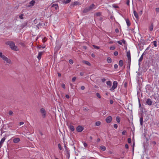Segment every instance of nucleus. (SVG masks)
I'll use <instances>...</instances> for the list:
<instances>
[{"mask_svg": "<svg viewBox=\"0 0 159 159\" xmlns=\"http://www.w3.org/2000/svg\"><path fill=\"white\" fill-rule=\"evenodd\" d=\"M6 138L5 137H4L1 140L0 142V148L2 147V145L5 141Z\"/></svg>", "mask_w": 159, "mask_h": 159, "instance_id": "0eeeda50", "label": "nucleus"}, {"mask_svg": "<svg viewBox=\"0 0 159 159\" xmlns=\"http://www.w3.org/2000/svg\"><path fill=\"white\" fill-rule=\"evenodd\" d=\"M125 148L126 149H128L129 148V146L128 144H126L125 145Z\"/></svg>", "mask_w": 159, "mask_h": 159, "instance_id": "e2e57ef3", "label": "nucleus"}, {"mask_svg": "<svg viewBox=\"0 0 159 159\" xmlns=\"http://www.w3.org/2000/svg\"><path fill=\"white\" fill-rule=\"evenodd\" d=\"M84 128L81 125L78 126L76 128V130L78 132H82L84 129Z\"/></svg>", "mask_w": 159, "mask_h": 159, "instance_id": "39448f33", "label": "nucleus"}, {"mask_svg": "<svg viewBox=\"0 0 159 159\" xmlns=\"http://www.w3.org/2000/svg\"><path fill=\"white\" fill-rule=\"evenodd\" d=\"M52 7H54L55 9L57 10L58 8V5L57 4H53L52 6Z\"/></svg>", "mask_w": 159, "mask_h": 159, "instance_id": "a211bd4d", "label": "nucleus"}, {"mask_svg": "<svg viewBox=\"0 0 159 159\" xmlns=\"http://www.w3.org/2000/svg\"><path fill=\"white\" fill-rule=\"evenodd\" d=\"M8 114L10 115L11 116L13 114V112L11 111H10L8 112Z\"/></svg>", "mask_w": 159, "mask_h": 159, "instance_id": "37998d69", "label": "nucleus"}, {"mask_svg": "<svg viewBox=\"0 0 159 159\" xmlns=\"http://www.w3.org/2000/svg\"><path fill=\"white\" fill-rule=\"evenodd\" d=\"M24 16V14H21L19 16V18L21 19H23V16Z\"/></svg>", "mask_w": 159, "mask_h": 159, "instance_id": "a19ab883", "label": "nucleus"}, {"mask_svg": "<svg viewBox=\"0 0 159 159\" xmlns=\"http://www.w3.org/2000/svg\"><path fill=\"white\" fill-rule=\"evenodd\" d=\"M115 48H116V47L115 46H112L110 47V49L111 50H113L115 49Z\"/></svg>", "mask_w": 159, "mask_h": 159, "instance_id": "e433bc0d", "label": "nucleus"}, {"mask_svg": "<svg viewBox=\"0 0 159 159\" xmlns=\"http://www.w3.org/2000/svg\"><path fill=\"white\" fill-rule=\"evenodd\" d=\"M143 118L142 116H141L140 118V125H143Z\"/></svg>", "mask_w": 159, "mask_h": 159, "instance_id": "4be33fe9", "label": "nucleus"}, {"mask_svg": "<svg viewBox=\"0 0 159 159\" xmlns=\"http://www.w3.org/2000/svg\"><path fill=\"white\" fill-rule=\"evenodd\" d=\"M115 31L116 33H118L119 32V29L118 28H116L115 29Z\"/></svg>", "mask_w": 159, "mask_h": 159, "instance_id": "8fccbe9b", "label": "nucleus"}, {"mask_svg": "<svg viewBox=\"0 0 159 159\" xmlns=\"http://www.w3.org/2000/svg\"><path fill=\"white\" fill-rule=\"evenodd\" d=\"M83 62L84 63H85V64H86L88 66H91V64L88 61H83Z\"/></svg>", "mask_w": 159, "mask_h": 159, "instance_id": "393cba45", "label": "nucleus"}, {"mask_svg": "<svg viewBox=\"0 0 159 159\" xmlns=\"http://www.w3.org/2000/svg\"><path fill=\"white\" fill-rule=\"evenodd\" d=\"M80 5V2H75L74 3V5Z\"/></svg>", "mask_w": 159, "mask_h": 159, "instance_id": "473e14b6", "label": "nucleus"}, {"mask_svg": "<svg viewBox=\"0 0 159 159\" xmlns=\"http://www.w3.org/2000/svg\"><path fill=\"white\" fill-rule=\"evenodd\" d=\"M146 103L148 105L151 106L152 105V101L150 98H148L147 99Z\"/></svg>", "mask_w": 159, "mask_h": 159, "instance_id": "6e6552de", "label": "nucleus"}, {"mask_svg": "<svg viewBox=\"0 0 159 159\" xmlns=\"http://www.w3.org/2000/svg\"><path fill=\"white\" fill-rule=\"evenodd\" d=\"M156 11L157 12H159V8H156Z\"/></svg>", "mask_w": 159, "mask_h": 159, "instance_id": "bf43d9fd", "label": "nucleus"}, {"mask_svg": "<svg viewBox=\"0 0 159 159\" xmlns=\"http://www.w3.org/2000/svg\"><path fill=\"white\" fill-rule=\"evenodd\" d=\"M35 2L34 0H32L30 2V6H33L35 3Z\"/></svg>", "mask_w": 159, "mask_h": 159, "instance_id": "412c9836", "label": "nucleus"}, {"mask_svg": "<svg viewBox=\"0 0 159 159\" xmlns=\"http://www.w3.org/2000/svg\"><path fill=\"white\" fill-rule=\"evenodd\" d=\"M126 132V131L125 130H124L122 132V134L123 135H125V134Z\"/></svg>", "mask_w": 159, "mask_h": 159, "instance_id": "6e6d98bb", "label": "nucleus"}, {"mask_svg": "<svg viewBox=\"0 0 159 159\" xmlns=\"http://www.w3.org/2000/svg\"><path fill=\"white\" fill-rule=\"evenodd\" d=\"M64 147H65V149H66V151H67V153H68L69 155V152L67 150V147L66 146V145H65V146H64Z\"/></svg>", "mask_w": 159, "mask_h": 159, "instance_id": "09e8293b", "label": "nucleus"}, {"mask_svg": "<svg viewBox=\"0 0 159 159\" xmlns=\"http://www.w3.org/2000/svg\"><path fill=\"white\" fill-rule=\"evenodd\" d=\"M153 37H152L151 36L149 35V38H148V40L149 41H151L153 39Z\"/></svg>", "mask_w": 159, "mask_h": 159, "instance_id": "7c9ffc66", "label": "nucleus"}, {"mask_svg": "<svg viewBox=\"0 0 159 159\" xmlns=\"http://www.w3.org/2000/svg\"><path fill=\"white\" fill-rule=\"evenodd\" d=\"M114 127L115 129H117L118 127V125L116 124H115L114 125Z\"/></svg>", "mask_w": 159, "mask_h": 159, "instance_id": "5fc2aeb1", "label": "nucleus"}, {"mask_svg": "<svg viewBox=\"0 0 159 159\" xmlns=\"http://www.w3.org/2000/svg\"><path fill=\"white\" fill-rule=\"evenodd\" d=\"M114 67L115 69H116L118 68V65L116 64H115L114 66Z\"/></svg>", "mask_w": 159, "mask_h": 159, "instance_id": "4d7b16f0", "label": "nucleus"}, {"mask_svg": "<svg viewBox=\"0 0 159 159\" xmlns=\"http://www.w3.org/2000/svg\"><path fill=\"white\" fill-rule=\"evenodd\" d=\"M69 62L70 64H72L73 63V61L72 59H70L69 60Z\"/></svg>", "mask_w": 159, "mask_h": 159, "instance_id": "a18cd8bd", "label": "nucleus"}, {"mask_svg": "<svg viewBox=\"0 0 159 159\" xmlns=\"http://www.w3.org/2000/svg\"><path fill=\"white\" fill-rule=\"evenodd\" d=\"M122 42L124 44H125L126 43V41H125L124 39H123L121 40Z\"/></svg>", "mask_w": 159, "mask_h": 159, "instance_id": "864d4df0", "label": "nucleus"}, {"mask_svg": "<svg viewBox=\"0 0 159 159\" xmlns=\"http://www.w3.org/2000/svg\"><path fill=\"white\" fill-rule=\"evenodd\" d=\"M68 127L69 129L72 131H73L74 129V126L71 125H68Z\"/></svg>", "mask_w": 159, "mask_h": 159, "instance_id": "2eb2a0df", "label": "nucleus"}, {"mask_svg": "<svg viewBox=\"0 0 159 159\" xmlns=\"http://www.w3.org/2000/svg\"><path fill=\"white\" fill-rule=\"evenodd\" d=\"M6 57L3 55L2 57H1V58L3 59V60H4V59Z\"/></svg>", "mask_w": 159, "mask_h": 159, "instance_id": "052dcab7", "label": "nucleus"}, {"mask_svg": "<svg viewBox=\"0 0 159 159\" xmlns=\"http://www.w3.org/2000/svg\"><path fill=\"white\" fill-rule=\"evenodd\" d=\"M43 53V52H40L39 53L38 56L37 57L39 59H40L41 58V57Z\"/></svg>", "mask_w": 159, "mask_h": 159, "instance_id": "f3484780", "label": "nucleus"}, {"mask_svg": "<svg viewBox=\"0 0 159 159\" xmlns=\"http://www.w3.org/2000/svg\"><path fill=\"white\" fill-rule=\"evenodd\" d=\"M112 117L111 116H108L106 119V121L107 123H110L111 120H112Z\"/></svg>", "mask_w": 159, "mask_h": 159, "instance_id": "423d86ee", "label": "nucleus"}, {"mask_svg": "<svg viewBox=\"0 0 159 159\" xmlns=\"http://www.w3.org/2000/svg\"><path fill=\"white\" fill-rule=\"evenodd\" d=\"M27 25V22H24L23 23H22V24H21L20 27H21V28H23L25 27Z\"/></svg>", "mask_w": 159, "mask_h": 159, "instance_id": "ddd939ff", "label": "nucleus"}, {"mask_svg": "<svg viewBox=\"0 0 159 159\" xmlns=\"http://www.w3.org/2000/svg\"><path fill=\"white\" fill-rule=\"evenodd\" d=\"M85 88V87L84 86H81V89L82 90H84V89Z\"/></svg>", "mask_w": 159, "mask_h": 159, "instance_id": "680f3d73", "label": "nucleus"}, {"mask_svg": "<svg viewBox=\"0 0 159 159\" xmlns=\"http://www.w3.org/2000/svg\"><path fill=\"white\" fill-rule=\"evenodd\" d=\"M116 120L117 123H120V118L119 116H117L116 118Z\"/></svg>", "mask_w": 159, "mask_h": 159, "instance_id": "a878e982", "label": "nucleus"}, {"mask_svg": "<svg viewBox=\"0 0 159 159\" xmlns=\"http://www.w3.org/2000/svg\"><path fill=\"white\" fill-rule=\"evenodd\" d=\"M96 15L97 16H100L101 15V13L100 12H98L96 13Z\"/></svg>", "mask_w": 159, "mask_h": 159, "instance_id": "f704fd0d", "label": "nucleus"}, {"mask_svg": "<svg viewBox=\"0 0 159 159\" xmlns=\"http://www.w3.org/2000/svg\"><path fill=\"white\" fill-rule=\"evenodd\" d=\"M88 7L90 11L95 8V5L94 4H92Z\"/></svg>", "mask_w": 159, "mask_h": 159, "instance_id": "1a4fd4ad", "label": "nucleus"}, {"mask_svg": "<svg viewBox=\"0 0 159 159\" xmlns=\"http://www.w3.org/2000/svg\"><path fill=\"white\" fill-rule=\"evenodd\" d=\"M153 23H152L151 24V25L149 27V30L150 31H152L153 30Z\"/></svg>", "mask_w": 159, "mask_h": 159, "instance_id": "dca6fc26", "label": "nucleus"}, {"mask_svg": "<svg viewBox=\"0 0 159 159\" xmlns=\"http://www.w3.org/2000/svg\"><path fill=\"white\" fill-rule=\"evenodd\" d=\"M100 148H101V150L102 151H105L106 150V147L103 146H101Z\"/></svg>", "mask_w": 159, "mask_h": 159, "instance_id": "c756f323", "label": "nucleus"}, {"mask_svg": "<svg viewBox=\"0 0 159 159\" xmlns=\"http://www.w3.org/2000/svg\"><path fill=\"white\" fill-rule=\"evenodd\" d=\"M96 95H97V96L99 98H101V96H100V94L98 93H96Z\"/></svg>", "mask_w": 159, "mask_h": 159, "instance_id": "ea45409f", "label": "nucleus"}, {"mask_svg": "<svg viewBox=\"0 0 159 159\" xmlns=\"http://www.w3.org/2000/svg\"><path fill=\"white\" fill-rule=\"evenodd\" d=\"M93 46L95 48L97 49H99V47L98 46H97L95 45H93Z\"/></svg>", "mask_w": 159, "mask_h": 159, "instance_id": "c03bdc74", "label": "nucleus"}, {"mask_svg": "<svg viewBox=\"0 0 159 159\" xmlns=\"http://www.w3.org/2000/svg\"><path fill=\"white\" fill-rule=\"evenodd\" d=\"M65 96H66V97L67 98V99L69 98H70L69 96V95H67H67H66Z\"/></svg>", "mask_w": 159, "mask_h": 159, "instance_id": "774afa93", "label": "nucleus"}, {"mask_svg": "<svg viewBox=\"0 0 159 159\" xmlns=\"http://www.w3.org/2000/svg\"><path fill=\"white\" fill-rule=\"evenodd\" d=\"M84 146L85 147H87L88 145L87 144V143H84Z\"/></svg>", "mask_w": 159, "mask_h": 159, "instance_id": "338daca9", "label": "nucleus"}, {"mask_svg": "<svg viewBox=\"0 0 159 159\" xmlns=\"http://www.w3.org/2000/svg\"><path fill=\"white\" fill-rule=\"evenodd\" d=\"M119 66L120 67H122L123 66V60H120V61H119Z\"/></svg>", "mask_w": 159, "mask_h": 159, "instance_id": "aec40b11", "label": "nucleus"}, {"mask_svg": "<svg viewBox=\"0 0 159 159\" xmlns=\"http://www.w3.org/2000/svg\"><path fill=\"white\" fill-rule=\"evenodd\" d=\"M155 47H156L157 46V42L156 41H154L152 42Z\"/></svg>", "mask_w": 159, "mask_h": 159, "instance_id": "72a5a7b5", "label": "nucleus"}, {"mask_svg": "<svg viewBox=\"0 0 159 159\" xmlns=\"http://www.w3.org/2000/svg\"><path fill=\"white\" fill-rule=\"evenodd\" d=\"M114 55L115 56H116L118 55V52L117 51H115L114 53Z\"/></svg>", "mask_w": 159, "mask_h": 159, "instance_id": "49530a36", "label": "nucleus"}, {"mask_svg": "<svg viewBox=\"0 0 159 159\" xmlns=\"http://www.w3.org/2000/svg\"><path fill=\"white\" fill-rule=\"evenodd\" d=\"M126 56L128 58V62L129 63V69L130 63H131V56H130V52L129 50L127 52Z\"/></svg>", "mask_w": 159, "mask_h": 159, "instance_id": "f03ea898", "label": "nucleus"}, {"mask_svg": "<svg viewBox=\"0 0 159 159\" xmlns=\"http://www.w3.org/2000/svg\"><path fill=\"white\" fill-rule=\"evenodd\" d=\"M106 83L107 85L109 86H111V83L110 81H108L106 82Z\"/></svg>", "mask_w": 159, "mask_h": 159, "instance_id": "cd10ccee", "label": "nucleus"}, {"mask_svg": "<svg viewBox=\"0 0 159 159\" xmlns=\"http://www.w3.org/2000/svg\"><path fill=\"white\" fill-rule=\"evenodd\" d=\"M117 42L119 44L121 45H122V42L121 41H117Z\"/></svg>", "mask_w": 159, "mask_h": 159, "instance_id": "de8ad7c7", "label": "nucleus"}, {"mask_svg": "<svg viewBox=\"0 0 159 159\" xmlns=\"http://www.w3.org/2000/svg\"><path fill=\"white\" fill-rule=\"evenodd\" d=\"M76 79V78L75 77H74L72 79V81L73 82H74L75 81Z\"/></svg>", "mask_w": 159, "mask_h": 159, "instance_id": "13d9d810", "label": "nucleus"}, {"mask_svg": "<svg viewBox=\"0 0 159 159\" xmlns=\"http://www.w3.org/2000/svg\"><path fill=\"white\" fill-rule=\"evenodd\" d=\"M118 83L116 81H114L113 82V84L112 87L110 89V90L112 91L116 89Z\"/></svg>", "mask_w": 159, "mask_h": 159, "instance_id": "7ed1b4c3", "label": "nucleus"}, {"mask_svg": "<svg viewBox=\"0 0 159 159\" xmlns=\"http://www.w3.org/2000/svg\"><path fill=\"white\" fill-rule=\"evenodd\" d=\"M58 148L60 150H62V148L61 147V144L60 143L58 144Z\"/></svg>", "mask_w": 159, "mask_h": 159, "instance_id": "58836bf2", "label": "nucleus"}, {"mask_svg": "<svg viewBox=\"0 0 159 159\" xmlns=\"http://www.w3.org/2000/svg\"><path fill=\"white\" fill-rule=\"evenodd\" d=\"M90 10L89 9V7H87L85 8L83 11V12L84 13H86L89 11H90Z\"/></svg>", "mask_w": 159, "mask_h": 159, "instance_id": "f8f14e48", "label": "nucleus"}, {"mask_svg": "<svg viewBox=\"0 0 159 159\" xmlns=\"http://www.w3.org/2000/svg\"><path fill=\"white\" fill-rule=\"evenodd\" d=\"M4 61H6L8 63H10L11 62V61L10 59H9L8 58L6 57L5 58L4 60Z\"/></svg>", "mask_w": 159, "mask_h": 159, "instance_id": "b1692460", "label": "nucleus"}, {"mask_svg": "<svg viewBox=\"0 0 159 159\" xmlns=\"http://www.w3.org/2000/svg\"><path fill=\"white\" fill-rule=\"evenodd\" d=\"M112 7L115 8H117L119 7L118 6L115 4H113Z\"/></svg>", "mask_w": 159, "mask_h": 159, "instance_id": "79ce46f5", "label": "nucleus"}, {"mask_svg": "<svg viewBox=\"0 0 159 159\" xmlns=\"http://www.w3.org/2000/svg\"><path fill=\"white\" fill-rule=\"evenodd\" d=\"M45 46H41V45H38L37 46V48L39 49H40L41 48H45Z\"/></svg>", "mask_w": 159, "mask_h": 159, "instance_id": "c9c22d12", "label": "nucleus"}, {"mask_svg": "<svg viewBox=\"0 0 159 159\" xmlns=\"http://www.w3.org/2000/svg\"><path fill=\"white\" fill-rule=\"evenodd\" d=\"M6 44L7 45H9L11 49L12 50L15 51L19 50L18 47L16 46L15 45V43L12 41H7L6 43Z\"/></svg>", "mask_w": 159, "mask_h": 159, "instance_id": "f257e3e1", "label": "nucleus"}, {"mask_svg": "<svg viewBox=\"0 0 159 159\" xmlns=\"http://www.w3.org/2000/svg\"><path fill=\"white\" fill-rule=\"evenodd\" d=\"M107 61L108 63H111V59L110 57H108L107 58Z\"/></svg>", "mask_w": 159, "mask_h": 159, "instance_id": "c85d7f7f", "label": "nucleus"}, {"mask_svg": "<svg viewBox=\"0 0 159 159\" xmlns=\"http://www.w3.org/2000/svg\"><path fill=\"white\" fill-rule=\"evenodd\" d=\"M40 112L42 114L43 118H45L46 117V111L44 109L42 108L40 109Z\"/></svg>", "mask_w": 159, "mask_h": 159, "instance_id": "20e7f679", "label": "nucleus"}, {"mask_svg": "<svg viewBox=\"0 0 159 159\" xmlns=\"http://www.w3.org/2000/svg\"><path fill=\"white\" fill-rule=\"evenodd\" d=\"M129 0H127V2H126V4L128 5L129 6Z\"/></svg>", "mask_w": 159, "mask_h": 159, "instance_id": "0e129e2a", "label": "nucleus"}, {"mask_svg": "<svg viewBox=\"0 0 159 159\" xmlns=\"http://www.w3.org/2000/svg\"><path fill=\"white\" fill-rule=\"evenodd\" d=\"M15 146V145L14 144H12L11 145L9 146L8 144L7 145L8 149L10 150H12L13 149H14L13 148L14 147V146Z\"/></svg>", "mask_w": 159, "mask_h": 159, "instance_id": "9d476101", "label": "nucleus"}, {"mask_svg": "<svg viewBox=\"0 0 159 159\" xmlns=\"http://www.w3.org/2000/svg\"><path fill=\"white\" fill-rule=\"evenodd\" d=\"M106 80L105 79V78H103V79H102V81L103 82H104Z\"/></svg>", "mask_w": 159, "mask_h": 159, "instance_id": "69168bd1", "label": "nucleus"}, {"mask_svg": "<svg viewBox=\"0 0 159 159\" xmlns=\"http://www.w3.org/2000/svg\"><path fill=\"white\" fill-rule=\"evenodd\" d=\"M133 13L134 16L135 17L136 19H138L139 18V16L135 10L133 11Z\"/></svg>", "mask_w": 159, "mask_h": 159, "instance_id": "4468645a", "label": "nucleus"}, {"mask_svg": "<svg viewBox=\"0 0 159 159\" xmlns=\"http://www.w3.org/2000/svg\"><path fill=\"white\" fill-rule=\"evenodd\" d=\"M61 87H62L64 89H65V85L64 84H61Z\"/></svg>", "mask_w": 159, "mask_h": 159, "instance_id": "603ef678", "label": "nucleus"}, {"mask_svg": "<svg viewBox=\"0 0 159 159\" xmlns=\"http://www.w3.org/2000/svg\"><path fill=\"white\" fill-rule=\"evenodd\" d=\"M20 141V139L19 138H15L13 139V141L14 143H19Z\"/></svg>", "mask_w": 159, "mask_h": 159, "instance_id": "9b49d317", "label": "nucleus"}, {"mask_svg": "<svg viewBox=\"0 0 159 159\" xmlns=\"http://www.w3.org/2000/svg\"><path fill=\"white\" fill-rule=\"evenodd\" d=\"M45 39L46 37H44V38L43 39L42 41L43 43H45L46 42V40Z\"/></svg>", "mask_w": 159, "mask_h": 159, "instance_id": "3c124183", "label": "nucleus"}, {"mask_svg": "<svg viewBox=\"0 0 159 159\" xmlns=\"http://www.w3.org/2000/svg\"><path fill=\"white\" fill-rule=\"evenodd\" d=\"M101 124V122L99 121H98L95 123V125L97 126H99Z\"/></svg>", "mask_w": 159, "mask_h": 159, "instance_id": "2f4dec72", "label": "nucleus"}, {"mask_svg": "<svg viewBox=\"0 0 159 159\" xmlns=\"http://www.w3.org/2000/svg\"><path fill=\"white\" fill-rule=\"evenodd\" d=\"M71 1V0H64L63 1V3H68Z\"/></svg>", "mask_w": 159, "mask_h": 159, "instance_id": "bb28decb", "label": "nucleus"}, {"mask_svg": "<svg viewBox=\"0 0 159 159\" xmlns=\"http://www.w3.org/2000/svg\"><path fill=\"white\" fill-rule=\"evenodd\" d=\"M125 20L126 21V23H127V25L128 26H129L130 25V23L129 19H125Z\"/></svg>", "mask_w": 159, "mask_h": 159, "instance_id": "6ab92c4d", "label": "nucleus"}, {"mask_svg": "<svg viewBox=\"0 0 159 159\" xmlns=\"http://www.w3.org/2000/svg\"><path fill=\"white\" fill-rule=\"evenodd\" d=\"M143 54L144 53H143L142 55L140 57L139 59V64H140V62H141L143 60Z\"/></svg>", "mask_w": 159, "mask_h": 159, "instance_id": "5701e85b", "label": "nucleus"}, {"mask_svg": "<svg viewBox=\"0 0 159 159\" xmlns=\"http://www.w3.org/2000/svg\"><path fill=\"white\" fill-rule=\"evenodd\" d=\"M131 138H128V142L129 143H131Z\"/></svg>", "mask_w": 159, "mask_h": 159, "instance_id": "4c0bfd02", "label": "nucleus"}]
</instances>
